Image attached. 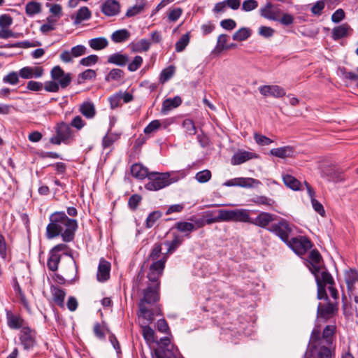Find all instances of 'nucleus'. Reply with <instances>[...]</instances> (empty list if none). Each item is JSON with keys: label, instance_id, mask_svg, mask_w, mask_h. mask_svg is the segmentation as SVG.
Instances as JSON below:
<instances>
[{"label": "nucleus", "instance_id": "obj_8", "mask_svg": "<svg viewBox=\"0 0 358 358\" xmlns=\"http://www.w3.org/2000/svg\"><path fill=\"white\" fill-rule=\"evenodd\" d=\"M166 262V257L164 255L161 259L150 264L147 276L151 282H159V279L163 273Z\"/></svg>", "mask_w": 358, "mask_h": 358}, {"label": "nucleus", "instance_id": "obj_44", "mask_svg": "<svg viewBox=\"0 0 358 358\" xmlns=\"http://www.w3.org/2000/svg\"><path fill=\"white\" fill-rule=\"evenodd\" d=\"M189 33L183 34L176 43V51L180 52L184 50L189 43Z\"/></svg>", "mask_w": 358, "mask_h": 358}, {"label": "nucleus", "instance_id": "obj_6", "mask_svg": "<svg viewBox=\"0 0 358 358\" xmlns=\"http://www.w3.org/2000/svg\"><path fill=\"white\" fill-rule=\"evenodd\" d=\"M268 230L287 243L293 231V227L287 220L282 219L277 223L272 224Z\"/></svg>", "mask_w": 358, "mask_h": 358}, {"label": "nucleus", "instance_id": "obj_50", "mask_svg": "<svg viewBox=\"0 0 358 358\" xmlns=\"http://www.w3.org/2000/svg\"><path fill=\"white\" fill-rule=\"evenodd\" d=\"M175 68L173 66H170L164 69L160 75V82L164 83L169 80L174 74Z\"/></svg>", "mask_w": 358, "mask_h": 358}, {"label": "nucleus", "instance_id": "obj_2", "mask_svg": "<svg viewBox=\"0 0 358 358\" xmlns=\"http://www.w3.org/2000/svg\"><path fill=\"white\" fill-rule=\"evenodd\" d=\"M159 282H151L144 290L143 298L140 301L139 316L142 317L148 323H152L154 320V313L150 305L154 304L159 299Z\"/></svg>", "mask_w": 358, "mask_h": 358}, {"label": "nucleus", "instance_id": "obj_36", "mask_svg": "<svg viewBox=\"0 0 358 358\" xmlns=\"http://www.w3.org/2000/svg\"><path fill=\"white\" fill-rule=\"evenodd\" d=\"M25 11L27 15L33 16L41 12V4L35 1H29L25 6Z\"/></svg>", "mask_w": 358, "mask_h": 358}, {"label": "nucleus", "instance_id": "obj_17", "mask_svg": "<svg viewBox=\"0 0 358 358\" xmlns=\"http://www.w3.org/2000/svg\"><path fill=\"white\" fill-rule=\"evenodd\" d=\"M120 6L115 0H106L101 6V11L107 16H114L120 13Z\"/></svg>", "mask_w": 358, "mask_h": 358}, {"label": "nucleus", "instance_id": "obj_19", "mask_svg": "<svg viewBox=\"0 0 358 358\" xmlns=\"http://www.w3.org/2000/svg\"><path fill=\"white\" fill-rule=\"evenodd\" d=\"M295 151L292 146H284L277 148H273L270 150V155L275 157L285 159L287 157H292L294 155Z\"/></svg>", "mask_w": 358, "mask_h": 358}, {"label": "nucleus", "instance_id": "obj_12", "mask_svg": "<svg viewBox=\"0 0 358 358\" xmlns=\"http://www.w3.org/2000/svg\"><path fill=\"white\" fill-rule=\"evenodd\" d=\"M338 310L337 303L327 302L326 304L319 303L317 306V317L322 318L324 321L331 317Z\"/></svg>", "mask_w": 358, "mask_h": 358}, {"label": "nucleus", "instance_id": "obj_16", "mask_svg": "<svg viewBox=\"0 0 358 358\" xmlns=\"http://www.w3.org/2000/svg\"><path fill=\"white\" fill-rule=\"evenodd\" d=\"M110 264L104 259H101L98 266L96 274L97 280L99 282L106 281L110 277Z\"/></svg>", "mask_w": 358, "mask_h": 358}, {"label": "nucleus", "instance_id": "obj_22", "mask_svg": "<svg viewBox=\"0 0 358 358\" xmlns=\"http://www.w3.org/2000/svg\"><path fill=\"white\" fill-rule=\"evenodd\" d=\"M57 134H58L63 141H66L73 138V131L70 125L65 122H60L57 124L56 129Z\"/></svg>", "mask_w": 358, "mask_h": 358}, {"label": "nucleus", "instance_id": "obj_64", "mask_svg": "<svg viewBox=\"0 0 358 358\" xmlns=\"http://www.w3.org/2000/svg\"><path fill=\"white\" fill-rule=\"evenodd\" d=\"M18 76L19 74H17L16 72H11L7 76H4L3 80L4 83L15 85L19 81Z\"/></svg>", "mask_w": 358, "mask_h": 358}, {"label": "nucleus", "instance_id": "obj_53", "mask_svg": "<svg viewBox=\"0 0 358 358\" xmlns=\"http://www.w3.org/2000/svg\"><path fill=\"white\" fill-rule=\"evenodd\" d=\"M309 258L310 260L311 264L314 266V268L318 271L319 270V266L317 265L321 259V255L320 252L316 250H313L310 252Z\"/></svg>", "mask_w": 358, "mask_h": 358}, {"label": "nucleus", "instance_id": "obj_3", "mask_svg": "<svg viewBox=\"0 0 358 358\" xmlns=\"http://www.w3.org/2000/svg\"><path fill=\"white\" fill-rule=\"evenodd\" d=\"M148 178L149 182L145 184V187L150 191L159 190L179 180L178 176H171L169 172H150Z\"/></svg>", "mask_w": 358, "mask_h": 358}, {"label": "nucleus", "instance_id": "obj_47", "mask_svg": "<svg viewBox=\"0 0 358 358\" xmlns=\"http://www.w3.org/2000/svg\"><path fill=\"white\" fill-rule=\"evenodd\" d=\"M182 127L187 135H194L196 132V128L194 122L190 119H185L182 122Z\"/></svg>", "mask_w": 358, "mask_h": 358}, {"label": "nucleus", "instance_id": "obj_51", "mask_svg": "<svg viewBox=\"0 0 358 358\" xmlns=\"http://www.w3.org/2000/svg\"><path fill=\"white\" fill-rule=\"evenodd\" d=\"M317 279L320 280L321 282L324 286H326L327 285L331 286L333 285V284L334 283L332 276L327 271H322L320 277L316 276V280Z\"/></svg>", "mask_w": 358, "mask_h": 358}, {"label": "nucleus", "instance_id": "obj_37", "mask_svg": "<svg viewBox=\"0 0 358 358\" xmlns=\"http://www.w3.org/2000/svg\"><path fill=\"white\" fill-rule=\"evenodd\" d=\"M61 256L58 253L50 252V257L48 260V268L52 271H55L58 268V265L60 262Z\"/></svg>", "mask_w": 358, "mask_h": 358}, {"label": "nucleus", "instance_id": "obj_25", "mask_svg": "<svg viewBox=\"0 0 358 358\" xmlns=\"http://www.w3.org/2000/svg\"><path fill=\"white\" fill-rule=\"evenodd\" d=\"M80 112L87 119L93 118L96 115V109L92 101L83 102L79 108Z\"/></svg>", "mask_w": 358, "mask_h": 358}, {"label": "nucleus", "instance_id": "obj_20", "mask_svg": "<svg viewBox=\"0 0 358 358\" xmlns=\"http://www.w3.org/2000/svg\"><path fill=\"white\" fill-rule=\"evenodd\" d=\"M322 176L327 177L329 181L335 182L344 180L342 172L334 167H328L322 170Z\"/></svg>", "mask_w": 358, "mask_h": 358}, {"label": "nucleus", "instance_id": "obj_1", "mask_svg": "<svg viewBox=\"0 0 358 358\" xmlns=\"http://www.w3.org/2000/svg\"><path fill=\"white\" fill-rule=\"evenodd\" d=\"M50 222L46 227V236L52 239L61 235L64 242L72 241L78 228V222L67 217L64 212H55L50 217Z\"/></svg>", "mask_w": 358, "mask_h": 358}, {"label": "nucleus", "instance_id": "obj_21", "mask_svg": "<svg viewBox=\"0 0 358 358\" xmlns=\"http://www.w3.org/2000/svg\"><path fill=\"white\" fill-rule=\"evenodd\" d=\"M131 175L139 180H143L148 178L150 172L148 171L147 167L143 166L141 164H134L131 167Z\"/></svg>", "mask_w": 358, "mask_h": 358}, {"label": "nucleus", "instance_id": "obj_34", "mask_svg": "<svg viewBox=\"0 0 358 358\" xmlns=\"http://www.w3.org/2000/svg\"><path fill=\"white\" fill-rule=\"evenodd\" d=\"M349 29L350 26L347 24H343L340 26L334 27L332 30L333 39L337 41L341 38L346 36Z\"/></svg>", "mask_w": 358, "mask_h": 358}, {"label": "nucleus", "instance_id": "obj_7", "mask_svg": "<svg viewBox=\"0 0 358 358\" xmlns=\"http://www.w3.org/2000/svg\"><path fill=\"white\" fill-rule=\"evenodd\" d=\"M286 244L299 255H304L312 247L311 242L305 236L292 238Z\"/></svg>", "mask_w": 358, "mask_h": 358}, {"label": "nucleus", "instance_id": "obj_32", "mask_svg": "<svg viewBox=\"0 0 358 358\" xmlns=\"http://www.w3.org/2000/svg\"><path fill=\"white\" fill-rule=\"evenodd\" d=\"M113 124L114 122H111L110 129L102 139V146L104 149L110 148L120 138V134L110 132Z\"/></svg>", "mask_w": 358, "mask_h": 358}, {"label": "nucleus", "instance_id": "obj_63", "mask_svg": "<svg viewBox=\"0 0 358 358\" xmlns=\"http://www.w3.org/2000/svg\"><path fill=\"white\" fill-rule=\"evenodd\" d=\"M278 22H280L283 25H290L294 22V17L288 13H283L281 11V15L280 17V19L277 20Z\"/></svg>", "mask_w": 358, "mask_h": 358}, {"label": "nucleus", "instance_id": "obj_57", "mask_svg": "<svg viewBox=\"0 0 358 358\" xmlns=\"http://www.w3.org/2000/svg\"><path fill=\"white\" fill-rule=\"evenodd\" d=\"M161 252V244H155L148 257V260H152L153 262L157 261V259L160 257Z\"/></svg>", "mask_w": 358, "mask_h": 358}, {"label": "nucleus", "instance_id": "obj_58", "mask_svg": "<svg viewBox=\"0 0 358 358\" xmlns=\"http://www.w3.org/2000/svg\"><path fill=\"white\" fill-rule=\"evenodd\" d=\"M161 126L159 120H152L145 129L144 133L145 134H150L155 132Z\"/></svg>", "mask_w": 358, "mask_h": 358}, {"label": "nucleus", "instance_id": "obj_30", "mask_svg": "<svg viewBox=\"0 0 358 358\" xmlns=\"http://www.w3.org/2000/svg\"><path fill=\"white\" fill-rule=\"evenodd\" d=\"M152 358H176V355L172 349L159 348L152 352Z\"/></svg>", "mask_w": 358, "mask_h": 358}, {"label": "nucleus", "instance_id": "obj_55", "mask_svg": "<svg viewBox=\"0 0 358 358\" xmlns=\"http://www.w3.org/2000/svg\"><path fill=\"white\" fill-rule=\"evenodd\" d=\"M142 64V57L137 55L134 57L133 61L128 64V70L131 72L136 71L139 69Z\"/></svg>", "mask_w": 358, "mask_h": 358}, {"label": "nucleus", "instance_id": "obj_15", "mask_svg": "<svg viewBox=\"0 0 358 358\" xmlns=\"http://www.w3.org/2000/svg\"><path fill=\"white\" fill-rule=\"evenodd\" d=\"M257 157L258 156L255 153L245 150H238L232 156L231 163L233 165H239L249 159Z\"/></svg>", "mask_w": 358, "mask_h": 358}, {"label": "nucleus", "instance_id": "obj_9", "mask_svg": "<svg viewBox=\"0 0 358 358\" xmlns=\"http://www.w3.org/2000/svg\"><path fill=\"white\" fill-rule=\"evenodd\" d=\"M51 78L55 81H58L62 88H66L71 82V75L69 73H65L59 66H56L52 69Z\"/></svg>", "mask_w": 358, "mask_h": 358}, {"label": "nucleus", "instance_id": "obj_35", "mask_svg": "<svg viewBox=\"0 0 358 358\" xmlns=\"http://www.w3.org/2000/svg\"><path fill=\"white\" fill-rule=\"evenodd\" d=\"M176 228L180 232L185 233V236L189 237L192 231L196 229L194 224L187 222H178L176 224Z\"/></svg>", "mask_w": 358, "mask_h": 358}, {"label": "nucleus", "instance_id": "obj_38", "mask_svg": "<svg viewBox=\"0 0 358 358\" xmlns=\"http://www.w3.org/2000/svg\"><path fill=\"white\" fill-rule=\"evenodd\" d=\"M183 242V238L182 236L174 234L173 239L171 241H166L165 245L168 246V253L173 252Z\"/></svg>", "mask_w": 358, "mask_h": 358}, {"label": "nucleus", "instance_id": "obj_43", "mask_svg": "<svg viewBox=\"0 0 358 358\" xmlns=\"http://www.w3.org/2000/svg\"><path fill=\"white\" fill-rule=\"evenodd\" d=\"M91 17V12L86 6L81 7L77 12L75 19V23L79 24L83 20L90 19Z\"/></svg>", "mask_w": 358, "mask_h": 358}, {"label": "nucleus", "instance_id": "obj_40", "mask_svg": "<svg viewBox=\"0 0 358 358\" xmlns=\"http://www.w3.org/2000/svg\"><path fill=\"white\" fill-rule=\"evenodd\" d=\"M358 281V272L355 270H350L345 273V282L348 290L352 291L355 282Z\"/></svg>", "mask_w": 358, "mask_h": 358}, {"label": "nucleus", "instance_id": "obj_14", "mask_svg": "<svg viewBox=\"0 0 358 358\" xmlns=\"http://www.w3.org/2000/svg\"><path fill=\"white\" fill-rule=\"evenodd\" d=\"M274 215L266 212H262L255 219L250 217V222H249V223L262 228H266L274 220Z\"/></svg>", "mask_w": 358, "mask_h": 358}, {"label": "nucleus", "instance_id": "obj_29", "mask_svg": "<svg viewBox=\"0 0 358 358\" xmlns=\"http://www.w3.org/2000/svg\"><path fill=\"white\" fill-rule=\"evenodd\" d=\"M90 47L94 50H101L108 47V41L105 37H98L88 41Z\"/></svg>", "mask_w": 358, "mask_h": 358}, {"label": "nucleus", "instance_id": "obj_11", "mask_svg": "<svg viewBox=\"0 0 358 358\" xmlns=\"http://www.w3.org/2000/svg\"><path fill=\"white\" fill-rule=\"evenodd\" d=\"M259 91L265 97L281 98L286 94L285 90L282 87L275 85L260 86Z\"/></svg>", "mask_w": 358, "mask_h": 358}, {"label": "nucleus", "instance_id": "obj_60", "mask_svg": "<svg viewBox=\"0 0 358 358\" xmlns=\"http://www.w3.org/2000/svg\"><path fill=\"white\" fill-rule=\"evenodd\" d=\"M324 0L317 1L311 8V12L315 15H320L324 8Z\"/></svg>", "mask_w": 358, "mask_h": 358}, {"label": "nucleus", "instance_id": "obj_18", "mask_svg": "<svg viewBox=\"0 0 358 358\" xmlns=\"http://www.w3.org/2000/svg\"><path fill=\"white\" fill-rule=\"evenodd\" d=\"M261 15L266 19L277 21L281 15V10L273 8L271 3H268L264 8L261 9Z\"/></svg>", "mask_w": 358, "mask_h": 358}, {"label": "nucleus", "instance_id": "obj_56", "mask_svg": "<svg viewBox=\"0 0 358 358\" xmlns=\"http://www.w3.org/2000/svg\"><path fill=\"white\" fill-rule=\"evenodd\" d=\"M317 299H325L326 301H329V298L326 292V289L324 285L321 282L320 280H317Z\"/></svg>", "mask_w": 358, "mask_h": 358}, {"label": "nucleus", "instance_id": "obj_24", "mask_svg": "<svg viewBox=\"0 0 358 358\" xmlns=\"http://www.w3.org/2000/svg\"><path fill=\"white\" fill-rule=\"evenodd\" d=\"M50 291L54 302L59 306L64 307V299L66 296V292L64 290L59 288V287L52 286Z\"/></svg>", "mask_w": 358, "mask_h": 358}, {"label": "nucleus", "instance_id": "obj_59", "mask_svg": "<svg viewBox=\"0 0 358 358\" xmlns=\"http://www.w3.org/2000/svg\"><path fill=\"white\" fill-rule=\"evenodd\" d=\"M254 202L258 205H264L267 206H271L274 203V201L265 196H257L254 199Z\"/></svg>", "mask_w": 358, "mask_h": 358}, {"label": "nucleus", "instance_id": "obj_46", "mask_svg": "<svg viewBox=\"0 0 358 358\" xmlns=\"http://www.w3.org/2000/svg\"><path fill=\"white\" fill-rule=\"evenodd\" d=\"M124 77V72L120 69H113L106 76V81L120 80Z\"/></svg>", "mask_w": 358, "mask_h": 358}, {"label": "nucleus", "instance_id": "obj_45", "mask_svg": "<svg viewBox=\"0 0 358 358\" xmlns=\"http://www.w3.org/2000/svg\"><path fill=\"white\" fill-rule=\"evenodd\" d=\"M162 217V213L159 210H155L149 214L146 219L145 226L147 228L152 227L155 222Z\"/></svg>", "mask_w": 358, "mask_h": 358}, {"label": "nucleus", "instance_id": "obj_39", "mask_svg": "<svg viewBox=\"0 0 358 358\" xmlns=\"http://www.w3.org/2000/svg\"><path fill=\"white\" fill-rule=\"evenodd\" d=\"M238 186L242 187H253L260 185V182L252 178H237Z\"/></svg>", "mask_w": 358, "mask_h": 358}, {"label": "nucleus", "instance_id": "obj_61", "mask_svg": "<svg viewBox=\"0 0 358 358\" xmlns=\"http://www.w3.org/2000/svg\"><path fill=\"white\" fill-rule=\"evenodd\" d=\"M98 56L95 55H91L85 58H83L80 61V64L85 66H89L95 64L98 62Z\"/></svg>", "mask_w": 358, "mask_h": 358}, {"label": "nucleus", "instance_id": "obj_31", "mask_svg": "<svg viewBox=\"0 0 358 358\" xmlns=\"http://www.w3.org/2000/svg\"><path fill=\"white\" fill-rule=\"evenodd\" d=\"M130 36L131 34L128 30L122 29L114 31L110 38L114 43H119L127 41Z\"/></svg>", "mask_w": 358, "mask_h": 358}, {"label": "nucleus", "instance_id": "obj_13", "mask_svg": "<svg viewBox=\"0 0 358 358\" xmlns=\"http://www.w3.org/2000/svg\"><path fill=\"white\" fill-rule=\"evenodd\" d=\"M44 73V69L41 66H25L19 71V76L24 79L38 78Z\"/></svg>", "mask_w": 358, "mask_h": 358}, {"label": "nucleus", "instance_id": "obj_28", "mask_svg": "<svg viewBox=\"0 0 358 358\" xmlns=\"http://www.w3.org/2000/svg\"><path fill=\"white\" fill-rule=\"evenodd\" d=\"M150 44L149 40L143 38L136 43H131L130 48L134 52H146L150 49Z\"/></svg>", "mask_w": 358, "mask_h": 358}, {"label": "nucleus", "instance_id": "obj_54", "mask_svg": "<svg viewBox=\"0 0 358 358\" xmlns=\"http://www.w3.org/2000/svg\"><path fill=\"white\" fill-rule=\"evenodd\" d=\"M228 36L226 34H220L217 38L216 49L218 51L228 49L229 47L227 45Z\"/></svg>", "mask_w": 358, "mask_h": 358}, {"label": "nucleus", "instance_id": "obj_33", "mask_svg": "<svg viewBox=\"0 0 358 358\" xmlns=\"http://www.w3.org/2000/svg\"><path fill=\"white\" fill-rule=\"evenodd\" d=\"M282 180L285 185L292 190L297 191L301 189V183L294 176L287 174L282 176Z\"/></svg>", "mask_w": 358, "mask_h": 358}, {"label": "nucleus", "instance_id": "obj_49", "mask_svg": "<svg viewBox=\"0 0 358 358\" xmlns=\"http://www.w3.org/2000/svg\"><path fill=\"white\" fill-rule=\"evenodd\" d=\"M22 322V319L18 316L11 315L8 317V324L12 329H20Z\"/></svg>", "mask_w": 358, "mask_h": 358}, {"label": "nucleus", "instance_id": "obj_4", "mask_svg": "<svg viewBox=\"0 0 358 358\" xmlns=\"http://www.w3.org/2000/svg\"><path fill=\"white\" fill-rule=\"evenodd\" d=\"M329 346L322 342L320 330L319 329H314L312 331L309 343L312 355L315 358H329L331 355V352Z\"/></svg>", "mask_w": 358, "mask_h": 358}, {"label": "nucleus", "instance_id": "obj_42", "mask_svg": "<svg viewBox=\"0 0 358 358\" xmlns=\"http://www.w3.org/2000/svg\"><path fill=\"white\" fill-rule=\"evenodd\" d=\"M145 6V0H138V3L136 5L129 8L127 10L126 13V16L130 17L140 13L141 11L143 10Z\"/></svg>", "mask_w": 358, "mask_h": 358}, {"label": "nucleus", "instance_id": "obj_52", "mask_svg": "<svg viewBox=\"0 0 358 358\" xmlns=\"http://www.w3.org/2000/svg\"><path fill=\"white\" fill-rule=\"evenodd\" d=\"M195 178L200 183L206 182L211 178V172L207 169L203 170L196 174Z\"/></svg>", "mask_w": 358, "mask_h": 358}, {"label": "nucleus", "instance_id": "obj_23", "mask_svg": "<svg viewBox=\"0 0 358 358\" xmlns=\"http://www.w3.org/2000/svg\"><path fill=\"white\" fill-rule=\"evenodd\" d=\"M129 56L127 55L122 54L120 52H116L112 54L108 57L107 62L109 64H115L120 66H125L129 62Z\"/></svg>", "mask_w": 358, "mask_h": 358}, {"label": "nucleus", "instance_id": "obj_62", "mask_svg": "<svg viewBox=\"0 0 358 358\" xmlns=\"http://www.w3.org/2000/svg\"><path fill=\"white\" fill-rule=\"evenodd\" d=\"M254 138L256 143L259 145H268L273 143V141L271 139L259 134H255Z\"/></svg>", "mask_w": 358, "mask_h": 358}, {"label": "nucleus", "instance_id": "obj_5", "mask_svg": "<svg viewBox=\"0 0 358 358\" xmlns=\"http://www.w3.org/2000/svg\"><path fill=\"white\" fill-rule=\"evenodd\" d=\"M219 219L224 222H239L249 223L250 222V210L248 209L236 208L233 210H218Z\"/></svg>", "mask_w": 358, "mask_h": 358}, {"label": "nucleus", "instance_id": "obj_10", "mask_svg": "<svg viewBox=\"0 0 358 358\" xmlns=\"http://www.w3.org/2000/svg\"><path fill=\"white\" fill-rule=\"evenodd\" d=\"M36 332L29 327H22L20 332V342L25 350H29L35 345Z\"/></svg>", "mask_w": 358, "mask_h": 358}, {"label": "nucleus", "instance_id": "obj_41", "mask_svg": "<svg viewBox=\"0 0 358 358\" xmlns=\"http://www.w3.org/2000/svg\"><path fill=\"white\" fill-rule=\"evenodd\" d=\"M251 36L250 29L243 27L237 30L233 35L232 38L234 41H243L248 39Z\"/></svg>", "mask_w": 358, "mask_h": 358}, {"label": "nucleus", "instance_id": "obj_48", "mask_svg": "<svg viewBox=\"0 0 358 358\" xmlns=\"http://www.w3.org/2000/svg\"><path fill=\"white\" fill-rule=\"evenodd\" d=\"M149 324L150 323H148L146 321L145 326L142 327L143 336L145 341L152 342L154 341L155 331L150 327H149Z\"/></svg>", "mask_w": 358, "mask_h": 358}, {"label": "nucleus", "instance_id": "obj_27", "mask_svg": "<svg viewBox=\"0 0 358 358\" xmlns=\"http://www.w3.org/2000/svg\"><path fill=\"white\" fill-rule=\"evenodd\" d=\"M181 98L178 96H175L173 99H166L163 101L162 113H166V112L171 110V109L179 106L181 104Z\"/></svg>", "mask_w": 358, "mask_h": 358}, {"label": "nucleus", "instance_id": "obj_26", "mask_svg": "<svg viewBox=\"0 0 358 358\" xmlns=\"http://www.w3.org/2000/svg\"><path fill=\"white\" fill-rule=\"evenodd\" d=\"M336 331V326L334 324H330L326 326L324 329L322 336L320 338L322 343H324L327 345H331L333 343V337Z\"/></svg>", "mask_w": 358, "mask_h": 358}]
</instances>
